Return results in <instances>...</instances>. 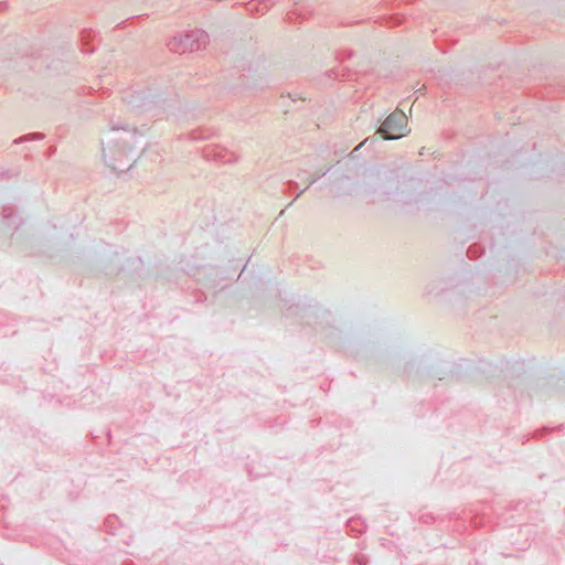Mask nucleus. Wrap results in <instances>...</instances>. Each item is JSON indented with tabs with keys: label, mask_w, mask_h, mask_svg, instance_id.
<instances>
[{
	"label": "nucleus",
	"mask_w": 565,
	"mask_h": 565,
	"mask_svg": "<svg viewBox=\"0 0 565 565\" xmlns=\"http://www.w3.org/2000/svg\"><path fill=\"white\" fill-rule=\"evenodd\" d=\"M209 43V34L203 30H192L184 34L173 36L167 43L171 52L184 54L204 49Z\"/></svg>",
	"instance_id": "nucleus-1"
},
{
	"label": "nucleus",
	"mask_w": 565,
	"mask_h": 565,
	"mask_svg": "<svg viewBox=\"0 0 565 565\" xmlns=\"http://www.w3.org/2000/svg\"><path fill=\"white\" fill-rule=\"evenodd\" d=\"M407 131V117L403 111H393L383 121L379 129V134L384 139H397L403 137Z\"/></svg>",
	"instance_id": "nucleus-2"
},
{
	"label": "nucleus",
	"mask_w": 565,
	"mask_h": 565,
	"mask_svg": "<svg viewBox=\"0 0 565 565\" xmlns=\"http://www.w3.org/2000/svg\"><path fill=\"white\" fill-rule=\"evenodd\" d=\"M202 156L207 161L223 164L233 163L238 160V157L235 152L230 151L220 145L205 146L202 150Z\"/></svg>",
	"instance_id": "nucleus-3"
},
{
	"label": "nucleus",
	"mask_w": 565,
	"mask_h": 565,
	"mask_svg": "<svg viewBox=\"0 0 565 565\" xmlns=\"http://www.w3.org/2000/svg\"><path fill=\"white\" fill-rule=\"evenodd\" d=\"M279 0H250L245 4L246 11L253 17L265 14Z\"/></svg>",
	"instance_id": "nucleus-4"
},
{
	"label": "nucleus",
	"mask_w": 565,
	"mask_h": 565,
	"mask_svg": "<svg viewBox=\"0 0 565 565\" xmlns=\"http://www.w3.org/2000/svg\"><path fill=\"white\" fill-rule=\"evenodd\" d=\"M104 158L108 162V164L111 167L113 170H117V171L125 170V168H126L125 164L117 162V160L115 158H113L111 156L108 157L105 149H104Z\"/></svg>",
	"instance_id": "nucleus-5"
},
{
	"label": "nucleus",
	"mask_w": 565,
	"mask_h": 565,
	"mask_svg": "<svg viewBox=\"0 0 565 565\" xmlns=\"http://www.w3.org/2000/svg\"><path fill=\"white\" fill-rule=\"evenodd\" d=\"M110 128L111 130H125V131H132L136 132L137 129L135 127H130L128 124H121L119 121L110 120Z\"/></svg>",
	"instance_id": "nucleus-6"
},
{
	"label": "nucleus",
	"mask_w": 565,
	"mask_h": 565,
	"mask_svg": "<svg viewBox=\"0 0 565 565\" xmlns=\"http://www.w3.org/2000/svg\"><path fill=\"white\" fill-rule=\"evenodd\" d=\"M117 523H118V518L115 515H109L105 519L104 526H105L106 531L113 533V530L115 529Z\"/></svg>",
	"instance_id": "nucleus-7"
},
{
	"label": "nucleus",
	"mask_w": 565,
	"mask_h": 565,
	"mask_svg": "<svg viewBox=\"0 0 565 565\" xmlns=\"http://www.w3.org/2000/svg\"><path fill=\"white\" fill-rule=\"evenodd\" d=\"M207 137H209V135H204V132H203V131H201V130H194V131H192V132H191V135H190V138H191L192 140H202V139H205V138H207Z\"/></svg>",
	"instance_id": "nucleus-8"
},
{
	"label": "nucleus",
	"mask_w": 565,
	"mask_h": 565,
	"mask_svg": "<svg viewBox=\"0 0 565 565\" xmlns=\"http://www.w3.org/2000/svg\"><path fill=\"white\" fill-rule=\"evenodd\" d=\"M43 138V135L41 134H32V135H29V136H24L23 138H20V139H17L14 140L15 143H19L21 142L22 140H29V139H42Z\"/></svg>",
	"instance_id": "nucleus-9"
},
{
	"label": "nucleus",
	"mask_w": 565,
	"mask_h": 565,
	"mask_svg": "<svg viewBox=\"0 0 565 565\" xmlns=\"http://www.w3.org/2000/svg\"><path fill=\"white\" fill-rule=\"evenodd\" d=\"M94 36H95V33L93 31H90V30L89 31H84L82 33V39L83 40H88L90 38L93 39Z\"/></svg>",
	"instance_id": "nucleus-10"
},
{
	"label": "nucleus",
	"mask_w": 565,
	"mask_h": 565,
	"mask_svg": "<svg viewBox=\"0 0 565 565\" xmlns=\"http://www.w3.org/2000/svg\"><path fill=\"white\" fill-rule=\"evenodd\" d=\"M476 248V246L469 247V249L467 250V255L469 258H475Z\"/></svg>",
	"instance_id": "nucleus-11"
},
{
	"label": "nucleus",
	"mask_w": 565,
	"mask_h": 565,
	"mask_svg": "<svg viewBox=\"0 0 565 565\" xmlns=\"http://www.w3.org/2000/svg\"><path fill=\"white\" fill-rule=\"evenodd\" d=\"M353 523H354V521L350 520L349 523H348V527L352 529L353 527Z\"/></svg>",
	"instance_id": "nucleus-12"
},
{
	"label": "nucleus",
	"mask_w": 565,
	"mask_h": 565,
	"mask_svg": "<svg viewBox=\"0 0 565 565\" xmlns=\"http://www.w3.org/2000/svg\"><path fill=\"white\" fill-rule=\"evenodd\" d=\"M294 14H295L294 12L288 13V15H287V17H288V19H289V20H292V19H294Z\"/></svg>",
	"instance_id": "nucleus-13"
},
{
	"label": "nucleus",
	"mask_w": 565,
	"mask_h": 565,
	"mask_svg": "<svg viewBox=\"0 0 565 565\" xmlns=\"http://www.w3.org/2000/svg\"><path fill=\"white\" fill-rule=\"evenodd\" d=\"M84 51H85V52H87V53H90V52H94V47H92V49H85Z\"/></svg>",
	"instance_id": "nucleus-14"
},
{
	"label": "nucleus",
	"mask_w": 565,
	"mask_h": 565,
	"mask_svg": "<svg viewBox=\"0 0 565 565\" xmlns=\"http://www.w3.org/2000/svg\"><path fill=\"white\" fill-rule=\"evenodd\" d=\"M362 147V143H359L358 147H355V150H359V148Z\"/></svg>",
	"instance_id": "nucleus-15"
},
{
	"label": "nucleus",
	"mask_w": 565,
	"mask_h": 565,
	"mask_svg": "<svg viewBox=\"0 0 565 565\" xmlns=\"http://www.w3.org/2000/svg\"><path fill=\"white\" fill-rule=\"evenodd\" d=\"M362 147V143H359L358 147H355V150H359V148Z\"/></svg>",
	"instance_id": "nucleus-16"
},
{
	"label": "nucleus",
	"mask_w": 565,
	"mask_h": 565,
	"mask_svg": "<svg viewBox=\"0 0 565 565\" xmlns=\"http://www.w3.org/2000/svg\"><path fill=\"white\" fill-rule=\"evenodd\" d=\"M362 147V143H359L358 147H355V150H359V148Z\"/></svg>",
	"instance_id": "nucleus-17"
}]
</instances>
